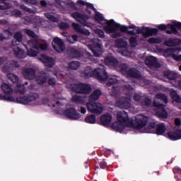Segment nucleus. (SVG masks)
Instances as JSON below:
<instances>
[{"label": "nucleus", "mask_w": 181, "mask_h": 181, "mask_svg": "<svg viewBox=\"0 0 181 181\" xmlns=\"http://www.w3.org/2000/svg\"><path fill=\"white\" fill-rule=\"evenodd\" d=\"M119 94V86H113L112 88L111 95H112V97H117Z\"/></svg>", "instance_id": "46"}, {"label": "nucleus", "mask_w": 181, "mask_h": 181, "mask_svg": "<svg viewBox=\"0 0 181 181\" xmlns=\"http://www.w3.org/2000/svg\"><path fill=\"white\" fill-rule=\"evenodd\" d=\"M158 125H156V122H151L148 125V129L151 131V129H155Z\"/></svg>", "instance_id": "60"}, {"label": "nucleus", "mask_w": 181, "mask_h": 181, "mask_svg": "<svg viewBox=\"0 0 181 181\" xmlns=\"http://www.w3.org/2000/svg\"><path fill=\"white\" fill-rule=\"evenodd\" d=\"M25 4H30L31 5H37V0H23Z\"/></svg>", "instance_id": "61"}, {"label": "nucleus", "mask_w": 181, "mask_h": 181, "mask_svg": "<svg viewBox=\"0 0 181 181\" xmlns=\"http://www.w3.org/2000/svg\"><path fill=\"white\" fill-rule=\"evenodd\" d=\"M127 76L129 78H140L141 72L136 68H132L127 72Z\"/></svg>", "instance_id": "24"}, {"label": "nucleus", "mask_w": 181, "mask_h": 181, "mask_svg": "<svg viewBox=\"0 0 181 181\" xmlns=\"http://www.w3.org/2000/svg\"><path fill=\"white\" fill-rule=\"evenodd\" d=\"M11 15L16 18H21L22 16V12L18 9H14L11 11Z\"/></svg>", "instance_id": "54"}, {"label": "nucleus", "mask_w": 181, "mask_h": 181, "mask_svg": "<svg viewBox=\"0 0 181 181\" xmlns=\"http://www.w3.org/2000/svg\"><path fill=\"white\" fill-rule=\"evenodd\" d=\"M1 90L3 93H4V95H0V100L7 101V103H17V104L27 105L28 104H30V103H33V101H36L40 97L37 93H31L27 95L18 97L16 99L12 96L13 94L12 86L6 83H3L1 84Z\"/></svg>", "instance_id": "2"}, {"label": "nucleus", "mask_w": 181, "mask_h": 181, "mask_svg": "<svg viewBox=\"0 0 181 181\" xmlns=\"http://www.w3.org/2000/svg\"><path fill=\"white\" fill-rule=\"evenodd\" d=\"M68 53H69L70 56L73 57V59H78L81 57V53L75 48H69L68 49Z\"/></svg>", "instance_id": "30"}, {"label": "nucleus", "mask_w": 181, "mask_h": 181, "mask_svg": "<svg viewBox=\"0 0 181 181\" xmlns=\"http://www.w3.org/2000/svg\"><path fill=\"white\" fill-rule=\"evenodd\" d=\"M157 28L159 29V30H166V29H168V26H166L165 24H160L157 26Z\"/></svg>", "instance_id": "63"}, {"label": "nucleus", "mask_w": 181, "mask_h": 181, "mask_svg": "<svg viewBox=\"0 0 181 181\" xmlns=\"http://www.w3.org/2000/svg\"><path fill=\"white\" fill-rule=\"evenodd\" d=\"M19 63L16 61H10L5 64L2 68L4 73H9V71H12L14 69L19 68Z\"/></svg>", "instance_id": "15"}, {"label": "nucleus", "mask_w": 181, "mask_h": 181, "mask_svg": "<svg viewBox=\"0 0 181 181\" xmlns=\"http://www.w3.org/2000/svg\"><path fill=\"white\" fill-rule=\"evenodd\" d=\"M148 42L151 45H159L162 43V40L160 38L151 37L148 40Z\"/></svg>", "instance_id": "45"}, {"label": "nucleus", "mask_w": 181, "mask_h": 181, "mask_svg": "<svg viewBox=\"0 0 181 181\" xmlns=\"http://www.w3.org/2000/svg\"><path fill=\"white\" fill-rule=\"evenodd\" d=\"M47 82L49 86L54 87V86H56L57 81L55 78H48Z\"/></svg>", "instance_id": "52"}, {"label": "nucleus", "mask_w": 181, "mask_h": 181, "mask_svg": "<svg viewBox=\"0 0 181 181\" xmlns=\"http://www.w3.org/2000/svg\"><path fill=\"white\" fill-rule=\"evenodd\" d=\"M38 59L40 62H42V63H44L45 66L47 67H53V66L55 64L54 59L45 54H40L38 57Z\"/></svg>", "instance_id": "16"}, {"label": "nucleus", "mask_w": 181, "mask_h": 181, "mask_svg": "<svg viewBox=\"0 0 181 181\" xmlns=\"http://www.w3.org/2000/svg\"><path fill=\"white\" fill-rule=\"evenodd\" d=\"M112 121V116L110 113H106L101 116L100 123L103 127H108L111 124Z\"/></svg>", "instance_id": "18"}, {"label": "nucleus", "mask_w": 181, "mask_h": 181, "mask_svg": "<svg viewBox=\"0 0 181 181\" xmlns=\"http://www.w3.org/2000/svg\"><path fill=\"white\" fill-rule=\"evenodd\" d=\"M58 26L61 30H66V29L70 28V25L66 23H60Z\"/></svg>", "instance_id": "56"}, {"label": "nucleus", "mask_w": 181, "mask_h": 181, "mask_svg": "<svg viewBox=\"0 0 181 181\" xmlns=\"http://www.w3.org/2000/svg\"><path fill=\"white\" fill-rule=\"evenodd\" d=\"M143 98H144V96H142L139 94H135L134 95V101H137V103H141Z\"/></svg>", "instance_id": "58"}, {"label": "nucleus", "mask_w": 181, "mask_h": 181, "mask_svg": "<svg viewBox=\"0 0 181 181\" xmlns=\"http://www.w3.org/2000/svg\"><path fill=\"white\" fill-rule=\"evenodd\" d=\"M16 93H19L20 94H25L26 89L25 88V84H17L16 88Z\"/></svg>", "instance_id": "41"}, {"label": "nucleus", "mask_w": 181, "mask_h": 181, "mask_svg": "<svg viewBox=\"0 0 181 181\" xmlns=\"http://www.w3.org/2000/svg\"><path fill=\"white\" fill-rule=\"evenodd\" d=\"M102 93L100 89L95 90L92 94L89 96V101L86 103V108L89 112L92 114H102L104 111V106L100 103H95Z\"/></svg>", "instance_id": "3"}, {"label": "nucleus", "mask_w": 181, "mask_h": 181, "mask_svg": "<svg viewBox=\"0 0 181 181\" xmlns=\"http://www.w3.org/2000/svg\"><path fill=\"white\" fill-rule=\"evenodd\" d=\"M52 46L57 52V53H63L66 49V46L64 45V42L62 39L59 37H54L52 42Z\"/></svg>", "instance_id": "10"}, {"label": "nucleus", "mask_w": 181, "mask_h": 181, "mask_svg": "<svg viewBox=\"0 0 181 181\" xmlns=\"http://www.w3.org/2000/svg\"><path fill=\"white\" fill-rule=\"evenodd\" d=\"M33 49L35 48H27V54L28 56H30V57H36L37 53H39V51H36Z\"/></svg>", "instance_id": "42"}, {"label": "nucleus", "mask_w": 181, "mask_h": 181, "mask_svg": "<svg viewBox=\"0 0 181 181\" xmlns=\"http://www.w3.org/2000/svg\"><path fill=\"white\" fill-rule=\"evenodd\" d=\"M72 101L75 104H84V98L78 95H74L72 97Z\"/></svg>", "instance_id": "40"}, {"label": "nucleus", "mask_w": 181, "mask_h": 181, "mask_svg": "<svg viewBox=\"0 0 181 181\" xmlns=\"http://www.w3.org/2000/svg\"><path fill=\"white\" fill-rule=\"evenodd\" d=\"M117 119L119 123L117 122L112 123V128L115 131L119 132L124 131L125 126L129 127V125L134 128V129H142L146 125H148L149 117L144 115H137L134 120L130 121L128 114L125 113V112H118Z\"/></svg>", "instance_id": "1"}, {"label": "nucleus", "mask_w": 181, "mask_h": 181, "mask_svg": "<svg viewBox=\"0 0 181 181\" xmlns=\"http://www.w3.org/2000/svg\"><path fill=\"white\" fill-rule=\"evenodd\" d=\"M161 103H165V104H168V103H169L168 97L164 93H158L156 95L154 101L153 103V107L165 106V105Z\"/></svg>", "instance_id": "11"}, {"label": "nucleus", "mask_w": 181, "mask_h": 181, "mask_svg": "<svg viewBox=\"0 0 181 181\" xmlns=\"http://www.w3.org/2000/svg\"><path fill=\"white\" fill-rule=\"evenodd\" d=\"M94 20L95 22H98V23H101V22L104 21V16H103V14L97 13L94 16Z\"/></svg>", "instance_id": "49"}, {"label": "nucleus", "mask_w": 181, "mask_h": 181, "mask_svg": "<svg viewBox=\"0 0 181 181\" xmlns=\"http://www.w3.org/2000/svg\"><path fill=\"white\" fill-rule=\"evenodd\" d=\"M80 67V62L78 61H72L68 64V68L70 70H77Z\"/></svg>", "instance_id": "36"}, {"label": "nucleus", "mask_w": 181, "mask_h": 181, "mask_svg": "<svg viewBox=\"0 0 181 181\" xmlns=\"http://www.w3.org/2000/svg\"><path fill=\"white\" fill-rule=\"evenodd\" d=\"M164 76L168 80H176L177 78V75L175 73L169 71L164 73Z\"/></svg>", "instance_id": "33"}, {"label": "nucleus", "mask_w": 181, "mask_h": 181, "mask_svg": "<svg viewBox=\"0 0 181 181\" xmlns=\"http://www.w3.org/2000/svg\"><path fill=\"white\" fill-rule=\"evenodd\" d=\"M170 95L171 98L173 99L174 101H175V103H181L180 95L177 94V92H176V90H171Z\"/></svg>", "instance_id": "35"}, {"label": "nucleus", "mask_w": 181, "mask_h": 181, "mask_svg": "<svg viewBox=\"0 0 181 181\" xmlns=\"http://www.w3.org/2000/svg\"><path fill=\"white\" fill-rule=\"evenodd\" d=\"M103 44L100 43V41L98 42H93L91 47L92 53L94 54L89 56V60L92 63H100V59L98 57H100L103 54Z\"/></svg>", "instance_id": "6"}, {"label": "nucleus", "mask_w": 181, "mask_h": 181, "mask_svg": "<svg viewBox=\"0 0 181 181\" xmlns=\"http://www.w3.org/2000/svg\"><path fill=\"white\" fill-rule=\"evenodd\" d=\"M167 135L171 141H177L181 139V134L180 133H178V132H170Z\"/></svg>", "instance_id": "29"}, {"label": "nucleus", "mask_w": 181, "mask_h": 181, "mask_svg": "<svg viewBox=\"0 0 181 181\" xmlns=\"http://www.w3.org/2000/svg\"><path fill=\"white\" fill-rule=\"evenodd\" d=\"M105 32H106V33H112V37L113 39H117V37H121V36H122V34L121 33L117 32V31L111 33L110 31L105 30Z\"/></svg>", "instance_id": "51"}, {"label": "nucleus", "mask_w": 181, "mask_h": 181, "mask_svg": "<svg viewBox=\"0 0 181 181\" xmlns=\"http://www.w3.org/2000/svg\"><path fill=\"white\" fill-rule=\"evenodd\" d=\"M159 33V30L158 28H151L149 27H146L144 28V37H151V36H153V35H158Z\"/></svg>", "instance_id": "25"}, {"label": "nucleus", "mask_w": 181, "mask_h": 181, "mask_svg": "<svg viewBox=\"0 0 181 181\" xmlns=\"http://www.w3.org/2000/svg\"><path fill=\"white\" fill-rule=\"evenodd\" d=\"M145 64L149 69H159L160 67L158 59L153 56L147 57L145 59Z\"/></svg>", "instance_id": "12"}, {"label": "nucleus", "mask_w": 181, "mask_h": 181, "mask_svg": "<svg viewBox=\"0 0 181 181\" xmlns=\"http://www.w3.org/2000/svg\"><path fill=\"white\" fill-rule=\"evenodd\" d=\"M100 169H105L107 168V163L104 160L100 162L99 163Z\"/></svg>", "instance_id": "64"}, {"label": "nucleus", "mask_w": 181, "mask_h": 181, "mask_svg": "<svg viewBox=\"0 0 181 181\" xmlns=\"http://www.w3.org/2000/svg\"><path fill=\"white\" fill-rule=\"evenodd\" d=\"M119 68L122 74H126L127 76V73H128V65L127 64H121Z\"/></svg>", "instance_id": "48"}, {"label": "nucleus", "mask_w": 181, "mask_h": 181, "mask_svg": "<svg viewBox=\"0 0 181 181\" xmlns=\"http://www.w3.org/2000/svg\"><path fill=\"white\" fill-rule=\"evenodd\" d=\"M172 57L176 62H181V54L177 55L176 54H173Z\"/></svg>", "instance_id": "62"}, {"label": "nucleus", "mask_w": 181, "mask_h": 181, "mask_svg": "<svg viewBox=\"0 0 181 181\" xmlns=\"http://www.w3.org/2000/svg\"><path fill=\"white\" fill-rule=\"evenodd\" d=\"M71 88L76 94H90L92 90L91 86L86 83H75Z\"/></svg>", "instance_id": "7"}, {"label": "nucleus", "mask_w": 181, "mask_h": 181, "mask_svg": "<svg viewBox=\"0 0 181 181\" xmlns=\"http://www.w3.org/2000/svg\"><path fill=\"white\" fill-rule=\"evenodd\" d=\"M168 27L170 30H166L167 35H172V33H173L174 35H177V33H179V31H177V29H179V30H180L181 29V23L177 22V23H175L174 24H168Z\"/></svg>", "instance_id": "17"}, {"label": "nucleus", "mask_w": 181, "mask_h": 181, "mask_svg": "<svg viewBox=\"0 0 181 181\" xmlns=\"http://www.w3.org/2000/svg\"><path fill=\"white\" fill-rule=\"evenodd\" d=\"M156 108H157V110L156 111V115L158 117V118H168V116L169 114L166 111V109H165L164 106H155Z\"/></svg>", "instance_id": "20"}, {"label": "nucleus", "mask_w": 181, "mask_h": 181, "mask_svg": "<svg viewBox=\"0 0 181 181\" xmlns=\"http://www.w3.org/2000/svg\"><path fill=\"white\" fill-rule=\"evenodd\" d=\"M164 45L165 46H168V47H173V46L176 45V42H175V40L171 39V40L165 41Z\"/></svg>", "instance_id": "53"}, {"label": "nucleus", "mask_w": 181, "mask_h": 181, "mask_svg": "<svg viewBox=\"0 0 181 181\" xmlns=\"http://www.w3.org/2000/svg\"><path fill=\"white\" fill-rule=\"evenodd\" d=\"M46 49H47V44L46 43H42L40 45H38L36 49L37 52H39V50H46Z\"/></svg>", "instance_id": "55"}, {"label": "nucleus", "mask_w": 181, "mask_h": 181, "mask_svg": "<svg viewBox=\"0 0 181 181\" xmlns=\"http://www.w3.org/2000/svg\"><path fill=\"white\" fill-rule=\"evenodd\" d=\"M72 27L74 28V30L77 32L78 33H81V35H86V36H90L91 35V33L87 29L81 28V26H80L79 24L73 23Z\"/></svg>", "instance_id": "21"}, {"label": "nucleus", "mask_w": 181, "mask_h": 181, "mask_svg": "<svg viewBox=\"0 0 181 181\" xmlns=\"http://www.w3.org/2000/svg\"><path fill=\"white\" fill-rule=\"evenodd\" d=\"M39 37L37 38H33V40H30L28 41V45L30 47H32L33 49H36L37 48V46L39 45Z\"/></svg>", "instance_id": "32"}, {"label": "nucleus", "mask_w": 181, "mask_h": 181, "mask_svg": "<svg viewBox=\"0 0 181 181\" xmlns=\"http://www.w3.org/2000/svg\"><path fill=\"white\" fill-rule=\"evenodd\" d=\"M23 32L24 33H25V35H28V36H29L30 37H32L33 39H37V35H36L35 31L30 29L25 28L23 30Z\"/></svg>", "instance_id": "38"}, {"label": "nucleus", "mask_w": 181, "mask_h": 181, "mask_svg": "<svg viewBox=\"0 0 181 181\" xmlns=\"http://www.w3.org/2000/svg\"><path fill=\"white\" fill-rule=\"evenodd\" d=\"M5 1L6 0H0V9L1 11L11 9V8H12V5H11V3L5 2Z\"/></svg>", "instance_id": "34"}, {"label": "nucleus", "mask_w": 181, "mask_h": 181, "mask_svg": "<svg viewBox=\"0 0 181 181\" xmlns=\"http://www.w3.org/2000/svg\"><path fill=\"white\" fill-rule=\"evenodd\" d=\"M12 49L14 52V54L16 57H18V59H25L26 57V52L21 47H19V45L17 46H13Z\"/></svg>", "instance_id": "19"}, {"label": "nucleus", "mask_w": 181, "mask_h": 181, "mask_svg": "<svg viewBox=\"0 0 181 181\" xmlns=\"http://www.w3.org/2000/svg\"><path fill=\"white\" fill-rule=\"evenodd\" d=\"M22 75L25 80H33L36 77V71L33 68H23Z\"/></svg>", "instance_id": "14"}, {"label": "nucleus", "mask_w": 181, "mask_h": 181, "mask_svg": "<svg viewBox=\"0 0 181 181\" xmlns=\"http://www.w3.org/2000/svg\"><path fill=\"white\" fill-rule=\"evenodd\" d=\"M103 29L104 30H107V32L111 33L117 32V30H120L122 33H128V26L117 23L114 20L107 21Z\"/></svg>", "instance_id": "5"}, {"label": "nucleus", "mask_w": 181, "mask_h": 181, "mask_svg": "<svg viewBox=\"0 0 181 181\" xmlns=\"http://www.w3.org/2000/svg\"><path fill=\"white\" fill-rule=\"evenodd\" d=\"M22 40H23V35L21 32H17L14 35L13 40L11 42L12 47L13 46H19L21 43H22Z\"/></svg>", "instance_id": "23"}, {"label": "nucleus", "mask_w": 181, "mask_h": 181, "mask_svg": "<svg viewBox=\"0 0 181 181\" xmlns=\"http://www.w3.org/2000/svg\"><path fill=\"white\" fill-rule=\"evenodd\" d=\"M165 131H166V126H165V124L161 123V124H157V127H156L157 135H163Z\"/></svg>", "instance_id": "31"}, {"label": "nucleus", "mask_w": 181, "mask_h": 181, "mask_svg": "<svg viewBox=\"0 0 181 181\" xmlns=\"http://www.w3.org/2000/svg\"><path fill=\"white\" fill-rule=\"evenodd\" d=\"M83 74L86 78H90V77H95V78L99 81H103L108 77V74L105 70L104 66L102 68H96L93 71L90 66H87L83 72Z\"/></svg>", "instance_id": "4"}, {"label": "nucleus", "mask_w": 181, "mask_h": 181, "mask_svg": "<svg viewBox=\"0 0 181 181\" xmlns=\"http://www.w3.org/2000/svg\"><path fill=\"white\" fill-rule=\"evenodd\" d=\"M63 115L69 119H72L73 121H77L81 117V115L77 112V110L74 107L66 109L63 111Z\"/></svg>", "instance_id": "9"}, {"label": "nucleus", "mask_w": 181, "mask_h": 181, "mask_svg": "<svg viewBox=\"0 0 181 181\" xmlns=\"http://www.w3.org/2000/svg\"><path fill=\"white\" fill-rule=\"evenodd\" d=\"M45 16L51 22H57V18H56L52 13H45Z\"/></svg>", "instance_id": "44"}, {"label": "nucleus", "mask_w": 181, "mask_h": 181, "mask_svg": "<svg viewBox=\"0 0 181 181\" xmlns=\"http://www.w3.org/2000/svg\"><path fill=\"white\" fill-rule=\"evenodd\" d=\"M7 77H8V80H10V81H11V83H13V84H15L19 81V77H18V76H16V74H9L8 72Z\"/></svg>", "instance_id": "37"}, {"label": "nucleus", "mask_w": 181, "mask_h": 181, "mask_svg": "<svg viewBox=\"0 0 181 181\" xmlns=\"http://www.w3.org/2000/svg\"><path fill=\"white\" fill-rule=\"evenodd\" d=\"M107 81L106 84L107 86V87H111V86H114V84H117V83H118V79H117V77L112 76H108L107 78H105L103 81Z\"/></svg>", "instance_id": "28"}, {"label": "nucleus", "mask_w": 181, "mask_h": 181, "mask_svg": "<svg viewBox=\"0 0 181 181\" xmlns=\"http://www.w3.org/2000/svg\"><path fill=\"white\" fill-rule=\"evenodd\" d=\"M95 33H97L99 36V37H100V39H104V37H105V34L104 33V30H101V29H97L95 30Z\"/></svg>", "instance_id": "57"}, {"label": "nucleus", "mask_w": 181, "mask_h": 181, "mask_svg": "<svg viewBox=\"0 0 181 181\" xmlns=\"http://www.w3.org/2000/svg\"><path fill=\"white\" fill-rule=\"evenodd\" d=\"M20 8L21 9H23V11H25V12H28L29 13H33V10L29 8L28 6L25 5H21Z\"/></svg>", "instance_id": "59"}, {"label": "nucleus", "mask_w": 181, "mask_h": 181, "mask_svg": "<svg viewBox=\"0 0 181 181\" xmlns=\"http://www.w3.org/2000/svg\"><path fill=\"white\" fill-rule=\"evenodd\" d=\"M141 104L144 105V107H150L151 104H152V100L148 97H143Z\"/></svg>", "instance_id": "43"}, {"label": "nucleus", "mask_w": 181, "mask_h": 181, "mask_svg": "<svg viewBox=\"0 0 181 181\" xmlns=\"http://www.w3.org/2000/svg\"><path fill=\"white\" fill-rule=\"evenodd\" d=\"M47 78H49V76L46 75V73L44 72L36 77V83L38 86H43L47 83Z\"/></svg>", "instance_id": "26"}, {"label": "nucleus", "mask_w": 181, "mask_h": 181, "mask_svg": "<svg viewBox=\"0 0 181 181\" xmlns=\"http://www.w3.org/2000/svg\"><path fill=\"white\" fill-rule=\"evenodd\" d=\"M173 172L175 175V179H180V176H181V169L177 168V167H175L173 169ZM179 175H180V176H179Z\"/></svg>", "instance_id": "47"}, {"label": "nucleus", "mask_w": 181, "mask_h": 181, "mask_svg": "<svg viewBox=\"0 0 181 181\" xmlns=\"http://www.w3.org/2000/svg\"><path fill=\"white\" fill-rule=\"evenodd\" d=\"M71 16L74 18V19H76V21L78 22L81 25L87 26V28L90 26L88 25V22L87 21L90 19L88 16L83 14L78 11H75L71 13Z\"/></svg>", "instance_id": "8"}, {"label": "nucleus", "mask_w": 181, "mask_h": 181, "mask_svg": "<svg viewBox=\"0 0 181 181\" xmlns=\"http://www.w3.org/2000/svg\"><path fill=\"white\" fill-rule=\"evenodd\" d=\"M96 121L97 117L94 115H88L85 118V122L87 124H95Z\"/></svg>", "instance_id": "39"}, {"label": "nucleus", "mask_w": 181, "mask_h": 181, "mask_svg": "<svg viewBox=\"0 0 181 181\" xmlns=\"http://www.w3.org/2000/svg\"><path fill=\"white\" fill-rule=\"evenodd\" d=\"M105 63L106 66H112V67H117L119 62L114 57H106L105 58Z\"/></svg>", "instance_id": "22"}, {"label": "nucleus", "mask_w": 181, "mask_h": 181, "mask_svg": "<svg viewBox=\"0 0 181 181\" xmlns=\"http://www.w3.org/2000/svg\"><path fill=\"white\" fill-rule=\"evenodd\" d=\"M129 44L132 47H135V46H136V45H138V40H137L136 37H131L129 38Z\"/></svg>", "instance_id": "50"}, {"label": "nucleus", "mask_w": 181, "mask_h": 181, "mask_svg": "<svg viewBox=\"0 0 181 181\" xmlns=\"http://www.w3.org/2000/svg\"><path fill=\"white\" fill-rule=\"evenodd\" d=\"M115 106L122 108V110H127L131 107V103L127 98L122 97L117 100Z\"/></svg>", "instance_id": "13"}, {"label": "nucleus", "mask_w": 181, "mask_h": 181, "mask_svg": "<svg viewBox=\"0 0 181 181\" xmlns=\"http://www.w3.org/2000/svg\"><path fill=\"white\" fill-rule=\"evenodd\" d=\"M115 42L119 49H126L128 46V42L124 38H118Z\"/></svg>", "instance_id": "27"}]
</instances>
